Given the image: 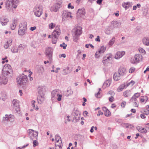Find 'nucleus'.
<instances>
[{
    "label": "nucleus",
    "mask_w": 149,
    "mask_h": 149,
    "mask_svg": "<svg viewBox=\"0 0 149 149\" xmlns=\"http://www.w3.org/2000/svg\"><path fill=\"white\" fill-rule=\"evenodd\" d=\"M19 0H7L5 2V7L8 11H9L10 8H16L18 5Z\"/></svg>",
    "instance_id": "nucleus-1"
},
{
    "label": "nucleus",
    "mask_w": 149,
    "mask_h": 149,
    "mask_svg": "<svg viewBox=\"0 0 149 149\" xmlns=\"http://www.w3.org/2000/svg\"><path fill=\"white\" fill-rule=\"evenodd\" d=\"M11 66L9 64H5L2 70V74L3 76L7 77L10 74V71H11Z\"/></svg>",
    "instance_id": "nucleus-2"
},
{
    "label": "nucleus",
    "mask_w": 149,
    "mask_h": 149,
    "mask_svg": "<svg viewBox=\"0 0 149 149\" xmlns=\"http://www.w3.org/2000/svg\"><path fill=\"white\" fill-rule=\"evenodd\" d=\"M42 8L41 6L37 5L33 9L34 15L37 17H40L42 13Z\"/></svg>",
    "instance_id": "nucleus-3"
},
{
    "label": "nucleus",
    "mask_w": 149,
    "mask_h": 149,
    "mask_svg": "<svg viewBox=\"0 0 149 149\" xmlns=\"http://www.w3.org/2000/svg\"><path fill=\"white\" fill-rule=\"evenodd\" d=\"M61 34V30L57 26H56L53 31L52 34V35H49L48 36V38H52L53 39H57L58 36H59Z\"/></svg>",
    "instance_id": "nucleus-4"
},
{
    "label": "nucleus",
    "mask_w": 149,
    "mask_h": 149,
    "mask_svg": "<svg viewBox=\"0 0 149 149\" xmlns=\"http://www.w3.org/2000/svg\"><path fill=\"white\" fill-rule=\"evenodd\" d=\"M27 81V76L24 74H22L17 79V82L18 85H24L26 84Z\"/></svg>",
    "instance_id": "nucleus-5"
},
{
    "label": "nucleus",
    "mask_w": 149,
    "mask_h": 149,
    "mask_svg": "<svg viewBox=\"0 0 149 149\" xmlns=\"http://www.w3.org/2000/svg\"><path fill=\"white\" fill-rule=\"evenodd\" d=\"M26 33V24L21 23L19 25L18 34L20 36H23Z\"/></svg>",
    "instance_id": "nucleus-6"
},
{
    "label": "nucleus",
    "mask_w": 149,
    "mask_h": 149,
    "mask_svg": "<svg viewBox=\"0 0 149 149\" xmlns=\"http://www.w3.org/2000/svg\"><path fill=\"white\" fill-rule=\"evenodd\" d=\"M28 135L30 139L32 140L37 139L38 134V132L35 131L32 129H29L28 130Z\"/></svg>",
    "instance_id": "nucleus-7"
},
{
    "label": "nucleus",
    "mask_w": 149,
    "mask_h": 149,
    "mask_svg": "<svg viewBox=\"0 0 149 149\" xmlns=\"http://www.w3.org/2000/svg\"><path fill=\"white\" fill-rule=\"evenodd\" d=\"M62 17L63 21L68 20L72 17L71 13L66 10H64L62 13Z\"/></svg>",
    "instance_id": "nucleus-8"
},
{
    "label": "nucleus",
    "mask_w": 149,
    "mask_h": 149,
    "mask_svg": "<svg viewBox=\"0 0 149 149\" xmlns=\"http://www.w3.org/2000/svg\"><path fill=\"white\" fill-rule=\"evenodd\" d=\"M45 54L49 60L50 62H52V55L53 54V49L51 47H49L46 49L45 52Z\"/></svg>",
    "instance_id": "nucleus-9"
},
{
    "label": "nucleus",
    "mask_w": 149,
    "mask_h": 149,
    "mask_svg": "<svg viewBox=\"0 0 149 149\" xmlns=\"http://www.w3.org/2000/svg\"><path fill=\"white\" fill-rule=\"evenodd\" d=\"M142 58V56L139 54H135L134 57L131 58V62L132 63L135 64L139 62Z\"/></svg>",
    "instance_id": "nucleus-10"
},
{
    "label": "nucleus",
    "mask_w": 149,
    "mask_h": 149,
    "mask_svg": "<svg viewBox=\"0 0 149 149\" xmlns=\"http://www.w3.org/2000/svg\"><path fill=\"white\" fill-rule=\"evenodd\" d=\"M39 95L38 97V102L39 104H41L45 100V97L44 94H41V91H39Z\"/></svg>",
    "instance_id": "nucleus-11"
},
{
    "label": "nucleus",
    "mask_w": 149,
    "mask_h": 149,
    "mask_svg": "<svg viewBox=\"0 0 149 149\" xmlns=\"http://www.w3.org/2000/svg\"><path fill=\"white\" fill-rule=\"evenodd\" d=\"M59 90L58 89H55L52 91L51 96L53 100L57 98V96L59 94Z\"/></svg>",
    "instance_id": "nucleus-12"
},
{
    "label": "nucleus",
    "mask_w": 149,
    "mask_h": 149,
    "mask_svg": "<svg viewBox=\"0 0 149 149\" xmlns=\"http://www.w3.org/2000/svg\"><path fill=\"white\" fill-rule=\"evenodd\" d=\"M14 116L11 114L9 115L6 114L5 116L3 117V121H9L13 122L14 120Z\"/></svg>",
    "instance_id": "nucleus-13"
},
{
    "label": "nucleus",
    "mask_w": 149,
    "mask_h": 149,
    "mask_svg": "<svg viewBox=\"0 0 149 149\" xmlns=\"http://www.w3.org/2000/svg\"><path fill=\"white\" fill-rule=\"evenodd\" d=\"M125 53V52L124 51L118 52L116 54L115 58L116 59H119L124 55Z\"/></svg>",
    "instance_id": "nucleus-14"
},
{
    "label": "nucleus",
    "mask_w": 149,
    "mask_h": 149,
    "mask_svg": "<svg viewBox=\"0 0 149 149\" xmlns=\"http://www.w3.org/2000/svg\"><path fill=\"white\" fill-rule=\"evenodd\" d=\"M132 5V2H124L122 4V6L124 8L125 10H127L130 8H131Z\"/></svg>",
    "instance_id": "nucleus-15"
},
{
    "label": "nucleus",
    "mask_w": 149,
    "mask_h": 149,
    "mask_svg": "<svg viewBox=\"0 0 149 149\" xmlns=\"http://www.w3.org/2000/svg\"><path fill=\"white\" fill-rule=\"evenodd\" d=\"M62 1L61 0H58L57 1L56 4L54 6L55 8H54L53 11L54 12H56L58 10L60 7L62 3Z\"/></svg>",
    "instance_id": "nucleus-16"
},
{
    "label": "nucleus",
    "mask_w": 149,
    "mask_h": 149,
    "mask_svg": "<svg viewBox=\"0 0 149 149\" xmlns=\"http://www.w3.org/2000/svg\"><path fill=\"white\" fill-rule=\"evenodd\" d=\"M7 77L3 76L0 77V85L2 84H6L8 82Z\"/></svg>",
    "instance_id": "nucleus-17"
},
{
    "label": "nucleus",
    "mask_w": 149,
    "mask_h": 149,
    "mask_svg": "<svg viewBox=\"0 0 149 149\" xmlns=\"http://www.w3.org/2000/svg\"><path fill=\"white\" fill-rule=\"evenodd\" d=\"M19 101L16 99H14L13 101V106L15 107L16 110L17 111H18L19 110Z\"/></svg>",
    "instance_id": "nucleus-18"
},
{
    "label": "nucleus",
    "mask_w": 149,
    "mask_h": 149,
    "mask_svg": "<svg viewBox=\"0 0 149 149\" xmlns=\"http://www.w3.org/2000/svg\"><path fill=\"white\" fill-rule=\"evenodd\" d=\"M112 55L111 54L107 56L104 58V60L103 61V63L105 64L108 63L111 59Z\"/></svg>",
    "instance_id": "nucleus-19"
},
{
    "label": "nucleus",
    "mask_w": 149,
    "mask_h": 149,
    "mask_svg": "<svg viewBox=\"0 0 149 149\" xmlns=\"http://www.w3.org/2000/svg\"><path fill=\"white\" fill-rule=\"evenodd\" d=\"M0 22L3 26L6 25L7 23L9 22L8 19L4 17H2L1 18Z\"/></svg>",
    "instance_id": "nucleus-20"
},
{
    "label": "nucleus",
    "mask_w": 149,
    "mask_h": 149,
    "mask_svg": "<svg viewBox=\"0 0 149 149\" xmlns=\"http://www.w3.org/2000/svg\"><path fill=\"white\" fill-rule=\"evenodd\" d=\"M85 14V10L84 8L79 9L78 10L77 14L78 15L80 16V17L84 18Z\"/></svg>",
    "instance_id": "nucleus-21"
},
{
    "label": "nucleus",
    "mask_w": 149,
    "mask_h": 149,
    "mask_svg": "<svg viewBox=\"0 0 149 149\" xmlns=\"http://www.w3.org/2000/svg\"><path fill=\"white\" fill-rule=\"evenodd\" d=\"M17 24V20L16 19L13 20L12 24L10 25V29L12 30H14Z\"/></svg>",
    "instance_id": "nucleus-22"
},
{
    "label": "nucleus",
    "mask_w": 149,
    "mask_h": 149,
    "mask_svg": "<svg viewBox=\"0 0 149 149\" xmlns=\"http://www.w3.org/2000/svg\"><path fill=\"white\" fill-rule=\"evenodd\" d=\"M126 69L123 67H120V68L118 70V72L120 74V75H124L126 73Z\"/></svg>",
    "instance_id": "nucleus-23"
},
{
    "label": "nucleus",
    "mask_w": 149,
    "mask_h": 149,
    "mask_svg": "<svg viewBox=\"0 0 149 149\" xmlns=\"http://www.w3.org/2000/svg\"><path fill=\"white\" fill-rule=\"evenodd\" d=\"M119 25L118 22L116 21H113L111 22V26L113 28H116L118 27Z\"/></svg>",
    "instance_id": "nucleus-24"
},
{
    "label": "nucleus",
    "mask_w": 149,
    "mask_h": 149,
    "mask_svg": "<svg viewBox=\"0 0 149 149\" xmlns=\"http://www.w3.org/2000/svg\"><path fill=\"white\" fill-rule=\"evenodd\" d=\"M111 82V79H109L107 80L106 81L103 85V87L105 88L109 86Z\"/></svg>",
    "instance_id": "nucleus-25"
},
{
    "label": "nucleus",
    "mask_w": 149,
    "mask_h": 149,
    "mask_svg": "<svg viewBox=\"0 0 149 149\" xmlns=\"http://www.w3.org/2000/svg\"><path fill=\"white\" fill-rule=\"evenodd\" d=\"M143 42L144 45L146 46L149 45V38L145 37L143 39Z\"/></svg>",
    "instance_id": "nucleus-26"
},
{
    "label": "nucleus",
    "mask_w": 149,
    "mask_h": 149,
    "mask_svg": "<svg viewBox=\"0 0 149 149\" xmlns=\"http://www.w3.org/2000/svg\"><path fill=\"white\" fill-rule=\"evenodd\" d=\"M82 33V31L81 29L79 27L76 29L75 32L73 34L79 36Z\"/></svg>",
    "instance_id": "nucleus-27"
},
{
    "label": "nucleus",
    "mask_w": 149,
    "mask_h": 149,
    "mask_svg": "<svg viewBox=\"0 0 149 149\" xmlns=\"http://www.w3.org/2000/svg\"><path fill=\"white\" fill-rule=\"evenodd\" d=\"M120 74L118 73H115L113 75V78L114 80L117 81L120 79Z\"/></svg>",
    "instance_id": "nucleus-28"
},
{
    "label": "nucleus",
    "mask_w": 149,
    "mask_h": 149,
    "mask_svg": "<svg viewBox=\"0 0 149 149\" xmlns=\"http://www.w3.org/2000/svg\"><path fill=\"white\" fill-rule=\"evenodd\" d=\"M62 144L61 140L59 142V145H58L57 143H55V149H62Z\"/></svg>",
    "instance_id": "nucleus-29"
},
{
    "label": "nucleus",
    "mask_w": 149,
    "mask_h": 149,
    "mask_svg": "<svg viewBox=\"0 0 149 149\" xmlns=\"http://www.w3.org/2000/svg\"><path fill=\"white\" fill-rule=\"evenodd\" d=\"M132 93L130 90H127L123 93V95L125 97H127L131 96Z\"/></svg>",
    "instance_id": "nucleus-30"
},
{
    "label": "nucleus",
    "mask_w": 149,
    "mask_h": 149,
    "mask_svg": "<svg viewBox=\"0 0 149 149\" xmlns=\"http://www.w3.org/2000/svg\"><path fill=\"white\" fill-rule=\"evenodd\" d=\"M130 101L133 104V105L135 107H138L139 105V102L137 100L130 99Z\"/></svg>",
    "instance_id": "nucleus-31"
},
{
    "label": "nucleus",
    "mask_w": 149,
    "mask_h": 149,
    "mask_svg": "<svg viewBox=\"0 0 149 149\" xmlns=\"http://www.w3.org/2000/svg\"><path fill=\"white\" fill-rule=\"evenodd\" d=\"M7 98L6 94L5 92L2 93L0 97V99L3 101H5Z\"/></svg>",
    "instance_id": "nucleus-32"
},
{
    "label": "nucleus",
    "mask_w": 149,
    "mask_h": 149,
    "mask_svg": "<svg viewBox=\"0 0 149 149\" xmlns=\"http://www.w3.org/2000/svg\"><path fill=\"white\" fill-rule=\"evenodd\" d=\"M140 96V94L139 93H135L132 97L131 99L134 100H137V98L139 97Z\"/></svg>",
    "instance_id": "nucleus-33"
},
{
    "label": "nucleus",
    "mask_w": 149,
    "mask_h": 149,
    "mask_svg": "<svg viewBox=\"0 0 149 149\" xmlns=\"http://www.w3.org/2000/svg\"><path fill=\"white\" fill-rule=\"evenodd\" d=\"M11 51L13 53H17L18 52L17 47L15 46H13L11 48Z\"/></svg>",
    "instance_id": "nucleus-34"
},
{
    "label": "nucleus",
    "mask_w": 149,
    "mask_h": 149,
    "mask_svg": "<svg viewBox=\"0 0 149 149\" xmlns=\"http://www.w3.org/2000/svg\"><path fill=\"white\" fill-rule=\"evenodd\" d=\"M113 31L111 28H108L105 31V33L107 35H110L112 33Z\"/></svg>",
    "instance_id": "nucleus-35"
},
{
    "label": "nucleus",
    "mask_w": 149,
    "mask_h": 149,
    "mask_svg": "<svg viewBox=\"0 0 149 149\" xmlns=\"http://www.w3.org/2000/svg\"><path fill=\"white\" fill-rule=\"evenodd\" d=\"M73 36L74 41L76 42H77V40L79 39V36L73 34Z\"/></svg>",
    "instance_id": "nucleus-36"
},
{
    "label": "nucleus",
    "mask_w": 149,
    "mask_h": 149,
    "mask_svg": "<svg viewBox=\"0 0 149 149\" xmlns=\"http://www.w3.org/2000/svg\"><path fill=\"white\" fill-rule=\"evenodd\" d=\"M137 129L138 131L142 133H146L147 132L146 130L144 128L141 129L139 127H138L137 128Z\"/></svg>",
    "instance_id": "nucleus-37"
},
{
    "label": "nucleus",
    "mask_w": 149,
    "mask_h": 149,
    "mask_svg": "<svg viewBox=\"0 0 149 149\" xmlns=\"http://www.w3.org/2000/svg\"><path fill=\"white\" fill-rule=\"evenodd\" d=\"M106 50V48L104 46L101 47L100 49L98 50V52L99 53H104Z\"/></svg>",
    "instance_id": "nucleus-38"
},
{
    "label": "nucleus",
    "mask_w": 149,
    "mask_h": 149,
    "mask_svg": "<svg viewBox=\"0 0 149 149\" xmlns=\"http://www.w3.org/2000/svg\"><path fill=\"white\" fill-rule=\"evenodd\" d=\"M139 53L142 54H146V51L145 50L141 47H139L138 49Z\"/></svg>",
    "instance_id": "nucleus-39"
},
{
    "label": "nucleus",
    "mask_w": 149,
    "mask_h": 149,
    "mask_svg": "<svg viewBox=\"0 0 149 149\" xmlns=\"http://www.w3.org/2000/svg\"><path fill=\"white\" fill-rule=\"evenodd\" d=\"M115 38L113 37L112 39L109 41V44L110 46H111L114 43L115 41Z\"/></svg>",
    "instance_id": "nucleus-40"
},
{
    "label": "nucleus",
    "mask_w": 149,
    "mask_h": 149,
    "mask_svg": "<svg viewBox=\"0 0 149 149\" xmlns=\"http://www.w3.org/2000/svg\"><path fill=\"white\" fill-rule=\"evenodd\" d=\"M125 86L123 84L119 86L117 89L118 92H120L122 91L124 88Z\"/></svg>",
    "instance_id": "nucleus-41"
},
{
    "label": "nucleus",
    "mask_w": 149,
    "mask_h": 149,
    "mask_svg": "<svg viewBox=\"0 0 149 149\" xmlns=\"http://www.w3.org/2000/svg\"><path fill=\"white\" fill-rule=\"evenodd\" d=\"M111 113L108 109L104 112L105 115L107 117H109L111 115Z\"/></svg>",
    "instance_id": "nucleus-42"
},
{
    "label": "nucleus",
    "mask_w": 149,
    "mask_h": 149,
    "mask_svg": "<svg viewBox=\"0 0 149 149\" xmlns=\"http://www.w3.org/2000/svg\"><path fill=\"white\" fill-rule=\"evenodd\" d=\"M61 140V138L58 134H56L55 135V140L56 141V143H58L59 142L60 140Z\"/></svg>",
    "instance_id": "nucleus-43"
},
{
    "label": "nucleus",
    "mask_w": 149,
    "mask_h": 149,
    "mask_svg": "<svg viewBox=\"0 0 149 149\" xmlns=\"http://www.w3.org/2000/svg\"><path fill=\"white\" fill-rule=\"evenodd\" d=\"M62 95L59 94L57 96V98H56L58 101H60L61 100Z\"/></svg>",
    "instance_id": "nucleus-44"
},
{
    "label": "nucleus",
    "mask_w": 149,
    "mask_h": 149,
    "mask_svg": "<svg viewBox=\"0 0 149 149\" xmlns=\"http://www.w3.org/2000/svg\"><path fill=\"white\" fill-rule=\"evenodd\" d=\"M55 26V24H54L53 23H51L49 25V28L50 29H53Z\"/></svg>",
    "instance_id": "nucleus-45"
},
{
    "label": "nucleus",
    "mask_w": 149,
    "mask_h": 149,
    "mask_svg": "<svg viewBox=\"0 0 149 149\" xmlns=\"http://www.w3.org/2000/svg\"><path fill=\"white\" fill-rule=\"evenodd\" d=\"M37 139H34L33 140V146L34 147H35L36 146H37L38 145V143L37 141Z\"/></svg>",
    "instance_id": "nucleus-46"
},
{
    "label": "nucleus",
    "mask_w": 149,
    "mask_h": 149,
    "mask_svg": "<svg viewBox=\"0 0 149 149\" xmlns=\"http://www.w3.org/2000/svg\"><path fill=\"white\" fill-rule=\"evenodd\" d=\"M69 67L67 68V70H66L65 69H64L63 70V72L64 73V74H68L70 72L68 71V70L69 69Z\"/></svg>",
    "instance_id": "nucleus-47"
},
{
    "label": "nucleus",
    "mask_w": 149,
    "mask_h": 149,
    "mask_svg": "<svg viewBox=\"0 0 149 149\" xmlns=\"http://www.w3.org/2000/svg\"><path fill=\"white\" fill-rule=\"evenodd\" d=\"M134 83L135 82L133 80H132L130 82H129L127 83V86L130 85H131V86H132L134 85Z\"/></svg>",
    "instance_id": "nucleus-48"
},
{
    "label": "nucleus",
    "mask_w": 149,
    "mask_h": 149,
    "mask_svg": "<svg viewBox=\"0 0 149 149\" xmlns=\"http://www.w3.org/2000/svg\"><path fill=\"white\" fill-rule=\"evenodd\" d=\"M135 69L134 67H132L129 70V72L130 73H132L135 70Z\"/></svg>",
    "instance_id": "nucleus-49"
},
{
    "label": "nucleus",
    "mask_w": 149,
    "mask_h": 149,
    "mask_svg": "<svg viewBox=\"0 0 149 149\" xmlns=\"http://www.w3.org/2000/svg\"><path fill=\"white\" fill-rule=\"evenodd\" d=\"M13 41V40L11 38H9L8 39L7 42L8 43L9 45L11 46Z\"/></svg>",
    "instance_id": "nucleus-50"
},
{
    "label": "nucleus",
    "mask_w": 149,
    "mask_h": 149,
    "mask_svg": "<svg viewBox=\"0 0 149 149\" xmlns=\"http://www.w3.org/2000/svg\"><path fill=\"white\" fill-rule=\"evenodd\" d=\"M68 8L69 9H72L74 8V7L73 6L71 5L70 3L68 4Z\"/></svg>",
    "instance_id": "nucleus-51"
},
{
    "label": "nucleus",
    "mask_w": 149,
    "mask_h": 149,
    "mask_svg": "<svg viewBox=\"0 0 149 149\" xmlns=\"http://www.w3.org/2000/svg\"><path fill=\"white\" fill-rule=\"evenodd\" d=\"M10 45L7 42L5 43L4 45V47L5 49H7Z\"/></svg>",
    "instance_id": "nucleus-52"
},
{
    "label": "nucleus",
    "mask_w": 149,
    "mask_h": 149,
    "mask_svg": "<svg viewBox=\"0 0 149 149\" xmlns=\"http://www.w3.org/2000/svg\"><path fill=\"white\" fill-rule=\"evenodd\" d=\"M98 52H96L95 54V57L97 58H98L100 56V54Z\"/></svg>",
    "instance_id": "nucleus-53"
},
{
    "label": "nucleus",
    "mask_w": 149,
    "mask_h": 149,
    "mask_svg": "<svg viewBox=\"0 0 149 149\" xmlns=\"http://www.w3.org/2000/svg\"><path fill=\"white\" fill-rule=\"evenodd\" d=\"M18 51L21 50L23 49V47L22 44H20L17 47Z\"/></svg>",
    "instance_id": "nucleus-54"
},
{
    "label": "nucleus",
    "mask_w": 149,
    "mask_h": 149,
    "mask_svg": "<svg viewBox=\"0 0 149 149\" xmlns=\"http://www.w3.org/2000/svg\"><path fill=\"white\" fill-rule=\"evenodd\" d=\"M28 144H27L26 145H24L22 147H18L17 148V149H22L23 148H25L26 147H27L28 146Z\"/></svg>",
    "instance_id": "nucleus-55"
},
{
    "label": "nucleus",
    "mask_w": 149,
    "mask_h": 149,
    "mask_svg": "<svg viewBox=\"0 0 149 149\" xmlns=\"http://www.w3.org/2000/svg\"><path fill=\"white\" fill-rule=\"evenodd\" d=\"M109 101L110 102H113L114 101V100L113 97V96H111L110 97H109Z\"/></svg>",
    "instance_id": "nucleus-56"
},
{
    "label": "nucleus",
    "mask_w": 149,
    "mask_h": 149,
    "mask_svg": "<svg viewBox=\"0 0 149 149\" xmlns=\"http://www.w3.org/2000/svg\"><path fill=\"white\" fill-rule=\"evenodd\" d=\"M129 125H130V126H131L130 125V124L129 123H125L124 124V126L125 127H126V128H128L129 127Z\"/></svg>",
    "instance_id": "nucleus-57"
},
{
    "label": "nucleus",
    "mask_w": 149,
    "mask_h": 149,
    "mask_svg": "<svg viewBox=\"0 0 149 149\" xmlns=\"http://www.w3.org/2000/svg\"><path fill=\"white\" fill-rule=\"evenodd\" d=\"M126 102L124 101L122 102L121 104V106L123 107H124L126 104Z\"/></svg>",
    "instance_id": "nucleus-58"
},
{
    "label": "nucleus",
    "mask_w": 149,
    "mask_h": 149,
    "mask_svg": "<svg viewBox=\"0 0 149 149\" xmlns=\"http://www.w3.org/2000/svg\"><path fill=\"white\" fill-rule=\"evenodd\" d=\"M100 92H98L97 94H95V96L97 98H100L101 97V95H100Z\"/></svg>",
    "instance_id": "nucleus-59"
},
{
    "label": "nucleus",
    "mask_w": 149,
    "mask_h": 149,
    "mask_svg": "<svg viewBox=\"0 0 149 149\" xmlns=\"http://www.w3.org/2000/svg\"><path fill=\"white\" fill-rule=\"evenodd\" d=\"M36 29V26H35L34 27H32L30 28V30L33 31L34 30H35Z\"/></svg>",
    "instance_id": "nucleus-60"
},
{
    "label": "nucleus",
    "mask_w": 149,
    "mask_h": 149,
    "mask_svg": "<svg viewBox=\"0 0 149 149\" xmlns=\"http://www.w3.org/2000/svg\"><path fill=\"white\" fill-rule=\"evenodd\" d=\"M59 56L60 58H61V57H63L64 58H65L66 57V55H65V54H62L61 55H59Z\"/></svg>",
    "instance_id": "nucleus-61"
},
{
    "label": "nucleus",
    "mask_w": 149,
    "mask_h": 149,
    "mask_svg": "<svg viewBox=\"0 0 149 149\" xmlns=\"http://www.w3.org/2000/svg\"><path fill=\"white\" fill-rule=\"evenodd\" d=\"M88 114V112H87V111H85L84 112H83V114L84 115V116L85 117H86V116H87V114Z\"/></svg>",
    "instance_id": "nucleus-62"
},
{
    "label": "nucleus",
    "mask_w": 149,
    "mask_h": 149,
    "mask_svg": "<svg viewBox=\"0 0 149 149\" xmlns=\"http://www.w3.org/2000/svg\"><path fill=\"white\" fill-rule=\"evenodd\" d=\"M47 16H48L47 14L46 13H45V16H44V17H43V19L45 20L46 19L47 17Z\"/></svg>",
    "instance_id": "nucleus-63"
},
{
    "label": "nucleus",
    "mask_w": 149,
    "mask_h": 149,
    "mask_svg": "<svg viewBox=\"0 0 149 149\" xmlns=\"http://www.w3.org/2000/svg\"><path fill=\"white\" fill-rule=\"evenodd\" d=\"M33 108L35 109L36 110H38L39 109L38 107L37 106H36V107L35 106V105L33 106Z\"/></svg>",
    "instance_id": "nucleus-64"
}]
</instances>
